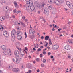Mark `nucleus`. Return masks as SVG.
I'll return each instance as SVG.
<instances>
[{"label":"nucleus","instance_id":"f257e3e1","mask_svg":"<svg viewBox=\"0 0 73 73\" xmlns=\"http://www.w3.org/2000/svg\"><path fill=\"white\" fill-rule=\"evenodd\" d=\"M31 2H29L28 1L27 4V5H26V9L27 10H29V9H31V11H34L35 10V7L34 6H33V3H32V1H31Z\"/></svg>","mask_w":73,"mask_h":73},{"label":"nucleus","instance_id":"f03ea898","mask_svg":"<svg viewBox=\"0 0 73 73\" xmlns=\"http://www.w3.org/2000/svg\"><path fill=\"white\" fill-rule=\"evenodd\" d=\"M2 54L4 56L6 55L7 54H9L10 55H11V50H10V49H8L7 51H6V50H4L2 52Z\"/></svg>","mask_w":73,"mask_h":73},{"label":"nucleus","instance_id":"7ed1b4c3","mask_svg":"<svg viewBox=\"0 0 73 73\" xmlns=\"http://www.w3.org/2000/svg\"><path fill=\"white\" fill-rule=\"evenodd\" d=\"M12 60L15 64H19L20 63V60L17 58H13Z\"/></svg>","mask_w":73,"mask_h":73},{"label":"nucleus","instance_id":"20e7f679","mask_svg":"<svg viewBox=\"0 0 73 73\" xmlns=\"http://www.w3.org/2000/svg\"><path fill=\"white\" fill-rule=\"evenodd\" d=\"M19 52L20 55L22 57L24 56V52L23 50L21 48H18Z\"/></svg>","mask_w":73,"mask_h":73},{"label":"nucleus","instance_id":"39448f33","mask_svg":"<svg viewBox=\"0 0 73 73\" xmlns=\"http://www.w3.org/2000/svg\"><path fill=\"white\" fill-rule=\"evenodd\" d=\"M17 33V32L16 31V30L15 29H13L12 30L11 32V36L12 37H15V36Z\"/></svg>","mask_w":73,"mask_h":73},{"label":"nucleus","instance_id":"423d86ee","mask_svg":"<svg viewBox=\"0 0 73 73\" xmlns=\"http://www.w3.org/2000/svg\"><path fill=\"white\" fill-rule=\"evenodd\" d=\"M66 4L70 8V9H73V6L72 5L70 4V3L69 1L67 2L66 3Z\"/></svg>","mask_w":73,"mask_h":73},{"label":"nucleus","instance_id":"0eeeda50","mask_svg":"<svg viewBox=\"0 0 73 73\" xmlns=\"http://www.w3.org/2000/svg\"><path fill=\"white\" fill-rule=\"evenodd\" d=\"M3 35L5 37H8L9 36V34L7 33V32L6 31H5L3 32Z\"/></svg>","mask_w":73,"mask_h":73},{"label":"nucleus","instance_id":"6e6552de","mask_svg":"<svg viewBox=\"0 0 73 73\" xmlns=\"http://www.w3.org/2000/svg\"><path fill=\"white\" fill-rule=\"evenodd\" d=\"M43 10L45 14H46V15H48V9L47 8H45L43 9Z\"/></svg>","mask_w":73,"mask_h":73},{"label":"nucleus","instance_id":"1a4fd4ad","mask_svg":"<svg viewBox=\"0 0 73 73\" xmlns=\"http://www.w3.org/2000/svg\"><path fill=\"white\" fill-rule=\"evenodd\" d=\"M64 48L67 50H70V47L69 45H68L65 46Z\"/></svg>","mask_w":73,"mask_h":73},{"label":"nucleus","instance_id":"9d476101","mask_svg":"<svg viewBox=\"0 0 73 73\" xmlns=\"http://www.w3.org/2000/svg\"><path fill=\"white\" fill-rule=\"evenodd\" d=\"M14 54L15 55H16L17 56H20V53H19V52L17 50L15 51L14 52Z\"/></svg>","mask_w":73,"mask_h":73},{"label":"nucleus","instance_id":"9b49d317","mask_svg":"<svg viewBox=\"0 0 73 73\" xmlns=\"http://www.w3.org/2000/svg\"><path fill=\"white\" fill-rule=\"evenodd\" d=\"M53 47L54 48V49L57 50V49H58L59 48V46L57 45H54Z\"/></svg>","mask_w":73,"mask_h":73},{"label":"nucleus","instance_id":"f8f14e48","mask_svg":"<svg viewBox=\"0 0 73 73\" xmlns=\"http://www.w3.org/2000/svg\"><path fill=\"white\" fill-rule=\"evenodd\" d=\"M3 10L5 12H8V11H9V9H8V8L7 7H5L4 8H3Z\"/></svg>","mask_w":73,"mask_h":73},{"label":"nucleus","instance_id":"ddd939ff","mask_svg":"<svg viewBox=\"0 0 73 73\" xmlns=\"http://www.w3.org/2000/svg\"><path fill=\"white\" fill-rule=\"evenodd\" d=\"M19 70L18 68H13L12 69L13 72H18Z\"/></svg>","mask_w":73,"mask_h":73},{"label":"nucleus","instance_id":"4468645a","mask_svg":"<svg viewBox=\"0 0 73 73\" xmlns=\"http://www.w3.org/2000/svg\"><path fill=\"white\" fill-rule=\"evenodd\" d=\"M17 39L19 40V41H21L23 38H22V36H18L17 37Z\"/></svg>","mask_w":73,"mask_h":73},{"label":"nucleus","instance_id":"2eb2a0df","mask_svg":"<svg viewBox=\"0 0 73 73\" xmlns=\"http://www.w3.org/2000/svg\"><path fill=\"white\" fill-rule=\"evenodd\" d=\"M1 48L3 50H6V46L4 45H3L1 46Z\"/></svg>","mask_w":73,"mask_h":73},{"label":"nucleus","instance_id":"dca6fc26","mask_svg":"<svg viewBox=\"0 0 73 73\" xmlns=\"http://www.w3.org/2000/svg\"><path fill=\"white\" fill-rule=\"evenodd\" d=\"M37 7L38 8H39V9H41V8H42V5H41L40 4H38L36 5Z\"/></svg>","mask_w":73,"mask_h":73},{"label":"nucleus","instance_id":"f3484780","mask_svg":"<svg viewBox=\"0 0 73 73\" xmlns=\"http://www.w3.org/2000/svg\"><path fill=\"white\" fill-rule=\"evenodd\" d=\"M68 42L69 43H70V44H72V43H73V39H69L68 40Z\"/></svg>","mask_w":73,"mask_h":73},{"label":"nucleus","instance_id":"a211bd4d","mask_svg":"<svg viewBox=\"0 0 73 73\" xmlns=\"http://www.w3.org/2000/svg\"><path fill=\"white\" fill-rule=\"evenodd\" d=\"M49 36H47L45 37V40H48V39H49Z\"/></svg>","mask_w":73,"mask_h":73},{"label":"nucleus","instance_id":"6ab92c4d","mask_svg":"<svg viewBox=\"0 0 73 73\" xmlns=\"http://www.w3.org/2000/svg\"><path fill=\"white\" fill-rule=\"evenodd\" d=\"M3 19H2V17H0V23H3Z\"/></svg>","mask_w":73,"mask_h":73},{"label":"nucleus","instance_id":"aec40b11","mask_svg":"<svg viewBox=\"0 0 73 73\" xmlns=\"http://www.w3.org/2000/svg\"><path fill=\"white\" fill-rule=\"evenodd\" d=\"M14 4V5L15 7H17V6L18 5L17 4V2H16V1H15L13 2Z\"/></svg>","mask_w":73,"mask_h":73},{"label":"nucleus","instance_id":"412c9836","mask_svg":"<svg viewBox=\"0 0 73 73\" xmlns=\"http://www.w3.org/2000/svg\"><path fill=\"white\" fill-rule=\"evenodd\" d=\"M4 29V28L0 24V30L1 31V30H3Z\"/></svg>","mask_w":73,"mask_h":73},{"label":"nucleus","instance_id":"4be33fe9","mask_svg":"<svg viewBox=\"0 0 73 73\" xmlns=\"http://www.w3.org/2000/svg\"><path fill=\"white\" fill-rule=\"evenodd\" d=\"M30 37L32 39L33 38H35V35H31L30 36Z\"/></svg>","mask_w":73,"mask_h":73},{"label":"nucleus","instance_id":"5701e85b","mask_svg":"<svg viewBox=\"0 0 73 73\" xmlns=\"http://www.w3.org/2000/svg\"><path fill=\"white\" fill-rule=\"evenodd\" d=\"M49 44L50 45H51L52 44V42H51V39L50 38L49 39Z\"/></svg>","mask_w":73,"mask_h":73},{"label":"nucleus","instance_id":"b1692460","mask_svg":"<svg viewBox=\"0 0 73 73\" xmlns=\"http://www.w3.org/2000/svg\"><path fill=\"white\" fill-rule=\"evenodd\" d=\"M21 33V31H18V32H17V36H19V34L20 33Z\"/></svg>","mask_w":73,"mask_h":73},{"label":"nucleus","instance_id":"393cba45","mask_svg":"<svg viewBox=\"0 0 73 73\" xmlns=\"http://www.w3.org/2000/svg\"><path fill=\"white\" fill-rule=\"evenodd\" d=\"M8 68L9 69H12L13 68V66H12L10 65L9 66Z\"/></svg>","mask_w":73,"mask_h":73},{"label":"nucleus","instance_id":"a878e982","mask_svg":"<svg viewBox=\"0 0 73 73\" xmlns=\"http://www.w3.org/2000/svg\"><path fill=\"white\" fill-rule=\"evenodd\" d=\"M24 66L23 64H22L21 65L20 68L21 69H23V68H24Z\"/></svg>","mask_w":73,"mask_h":73},{"label":"nucleus","instance_id":"bb28decb","mask_svg":"<svg viewBox=\"0 0 73 73\" xmlns=\"http://www.w3.org/2000/svg\"><path fill=\"white\" fill-rule=\"evenodd\" d=\"M46 59H45L43 58V61H42L43 63H46Z\"/></svg>","mask_w":73,"mask_h":73},{"label":"nucleus","instance_id":"cd10ccee","mask_svg":"<svg viewBox=\"0 0 73 73\" xmlns=\"http://www.w3.org/2000/svg\"><path fill=\"white\" fill-rule=\"evenodd\" d=\"M41 4L42 5V7H44V6H45V3L44 2H42L41 3Z\"/></svg>","mask_w":73,"mask_h":73},{"label":"nucleus","instance_id":"c85d7f7f","mask_svg":"<svg viewBox=\"0 0 73 73\" xmlns=\"http://www.w3.org/2000/svg\"><path fill=\"white\" fill-rule=\"evenodd\" d=\"M25 0L26 1V6L27 5H28V3H28V2H29V3H31V2H30V0Z\"/></svg>","mask_w":73,"mask_h":73},{"label":"nucleus","instance_id":"c756f323","mask_svg":"<svg viewBox=\"0 0 73 73\" xmlns=\"http://www.w3.org/2000/svg\"><path fill=\"white\" fill-rule=\"evenodd\" d=\"M13 37L15 36H12L11 37V40L12 41H15V39L14 38H13Z\"/></svg>","mask_w":73,"mask_h":73},{"label":"nucleus","instance_id":"7c9ffc66","mask_svg":"<svg viewBox=\"0 0 73 73\" xmlns=\"http://www.w3.org/2000/svg\"><path fill=\"white\" fill-rule=\"evenodd\" d=\"M48 7L50 10H51V9H52V7H51V6H50V5L48 6Z\"/></svg>","mask_w":73,"mask_h":73},{"label":"nucleus","instance_id":"2f4dec72","mask_svg":"<svg viewBox=\"0 0 73 73\" xmlns=\"http://www.w3.org/2000/svg\"><path fill=\"white\" fill-rule=\"evenodd\" d=\"M36 45H37V47H36V46H34V47H35V48H38V44H36Z\"/></svg>","mask_w":73,"mask_h":73},{"label":"nucleus","instance_id":"473e14b6","mask_svg":"<svg viewBox=\"0 0 73 73\" xmlns=\"http://www.w3.org/2000/svg\"><path fill=\"white\" fill-rule=\"evenodd\" d=\"M54 0H48V1L49 3H52V1H53Z\"/></svg>","mask_w":73,"mask_h":73},{"label":"nucleus","instance_id":"72a5a7b5","mask_svg":"<svg viewBox=\"0 0 73 73\" xmlns=\"http://www.w3.org/2000/svg\"><path fill=\"white\" fill-rule=\"evenodd\" d=\"M2 18L3 21H4V20L5 19V17H2Z\"/></svg>","mask_w":73,"mask_h":73},{"label":"nucleus","instance_id":"f704fd0d","mask_svg":"<svg viewBox=\"0 0 73 73\" xmlns=\"http://www.w3.org/2000/svg\"><path fill=\"white\" fill-rule=\"evenodd\" d=\"M59 2L60 3H63V0H59Z\"/></svg>","mask_w":73,"mask_h":73},{"label":"nucleus","instance_id":"c9c22d12","mask_svg":"<svg viewBox=\"0 0 73 73\" xmlns=\"http://www.w3.org/2000/svg\"><path fill=\"white\" fill-rule=\"evenodd\" d=\"M20 12H21V11H17V14H18V13H20Z\"/></svg>","mask_w":73,"mask_h":73},{"label":"nucleus","instance_id":"e433bc0d","mask_svg":"<svg viewBox=\"0 0 73 73\" xmlns=\"http://www.w3.org/2000/svg\"><path fill=\"white\" fill-rule=\"evenodd\" d=\"M1 66H2V64H1V62L0 60V68L1 67Z\"/></svg>","mask_w":73,"mask_h":73},{"label":"nucleus","instance_id":"4c0bfd02","mask_svg":"<svg viewBox=\"0 0 73 73\" xmlns=\"http://www.w3.org/2000/svg\"><path fill=\"white\" fill-rule=\"evenodd\" d=\"M41 48H38V49L37 51L40 52V51H41Z\"/></svg>","mask_w":73,"mask_h":73},{"label":"nucleus","instance_id":"58836bf2","mask_svg":"<svg viewBox=\"0 0 73 73\" xmlns=\"http://www.w3.org/2000/svg\"><path fill=\"white\" fill-rule=\"evenodd\" d=\"M25 38H27V34L26 33V32H25Z\"/></svg>","mask_w":73,"mask_h":73},{"label":"nucleus","instance_id":"ea45409f","mask_svg":"<svg viewBox=\"0 0 73 73\" xmlns=\"http://www.w3.org/2000/svg\"><path fill=\"white\" fill-rule=\"evenodd\" d=\"M21 23L22 25H23V26H24V25H25V24H24L23 23L21 22Z\"/></svg>","mask_w":73,"mask_h":73},{"label":"nucleus","instance_id":"a19ab883","mask_svg":"<svg viewBox=\"0 0 73 73\" xmlns=\"http://www.w3.org/2000/svg\"><path fill=\"white\" fill-rule=\"evenodd\" d=\"M13 12L14 13H15L16 12V9H15L13 10Z\"/></svg>","mask_w":73,"mask_h":73},{"label":"nucleus","instance_id":"79ce46f5","mask_svg":"<svg viewBox=\"0 0 73 73\" xmlns=\"http://www.w3.org/2000/svg\"><path fill=\"white\" fill-rule=\"evenodd\" d=\"M25 16L22 17V19L23 20H25Z\"/></svg>","mask_w":73,"mask_h":73},{"label":"nucleus","instance_id":"37998d69","mask_svg":"<svg viewBox=\"0 0 73 73\" xmlns=\"http://www.w3.org/2000/svg\"><path fill=\"white\" fill-rule=\"evenodd\" d=\"M36 61L37 62H38L40 61V60H39V58H37L36 59Z\"/></svg>","mask_w":73,"mask_h":73},{"label":"nucleus","instance_id":"c03bdc74","mask_svg":"<svg viewBox=\"0 0 73 73\" xmlns=\"http://www.w3.org/2000/svg\"><path fill=\"white\" fill-rule=\"evenodd\" d=\"M41 49H43L44 48V46H42L40 47Z\"/></svg>","mask_w":73,"mask_h":73},{"label":"nucleus","instance_id":"a18cd8bd","mask_svg":"<svg viewBox=\"0 0 73 73\" xmlns=\"http://www.w3.org/2000/svg\"><path fill=\"white\" fill-rule=\"evenodd\" d=\"M68 58H71V56L70 55H69L68 56Z\"/></svg>","mask_w":73,"mask_h":73},{"label":"nucleus","instance_id":"49530a36","mask_svg":"<svg viewBox=\"0 0 73 73\" xmlns=\"http://www.w3.org/2000/svg\"><path fill=\"white\" fill-rule=\"evenodd\" d=\"M44 64H41V66L42 67H44Z\"/></svg>","mask_w":73,"mask_h":73},{"label":"nucleus","instance_id":"de8ad7c7","mask_svg":"<svg viewBox=\"0 0 73 73\" xmlns=\"http://www.w3.org/2000/svg\"><path fill=\"white\" fill-rule=\"evenodd\" d=\"M43 54H46V52L45 51L43 52Z\"/></svg>","mask_w":73,"mask_h":73},{"label":"nucleus","instance_id":"09e8293b","mask_svg":"<svg viewBox=\"0 0 73 73\" xmlns=\"http://www.w3.org/2000/svg\"><path fill=\"white\" fill-rule=\"evenodd\" d=\"M12 17L13 18H15V16L14 15H13Z\"/></svg>","mask_w":73,"mask_h":73},{"label":"nucleus","instance_id":"8fccbe9b","mask_svg":"<svg viewBox=\"0 0 73 73\" xmlns=\"http://www.w3.org/2000/svg\"><path fill=\"white\" fill-rule=\"evenodd\" d=\"M38 14H40V11H38Z\"/></svg>","mask_w":73,"mask_h":73},{"label":"nucleus","instance_id":"3c124183","mask_svg":"<svg viewBox=\"0 0 73 73\" xmlns=\"http://www.w3.org/2000/svg\"><path fill=\"white\" fill-rule=\"evenodd\" d=\"M25 50H26L28 51V48H27V47H25Z\"/></svg>","mask_w":73,"mask_h":73},{"label":"nucleus","instance_id":"603ef678","mask_svg":"<svg viewBox=\"0 0 73 73\" xmlns=\"http://www.w3.org/2000/svg\"><path fill=\"white\" fill-rule=\"evenodd\" d=\"M62 29L60 28L59 29H58V31H61V30Z\"/></svg>","mask_w":73,"mask_h":73},{"label":"nucleus","instance_id":"864d4df0","mask_svg":"<svg viewBox=\"0 0 73 73\" xmlns=\"http://www.w3.org/2000/svg\"><path fill=\"white\" fill-rule=\"evenodd\" d=\"M43 21H44V23H46V21H45V19H43Z\"/></svg>","mask_w":73,"mask_h":73},{"label":"nucleus","instance_id":"5fc2aeb1","mask_svg":"<svg viewBox=\"0 0 73 73\" xmlns=\"http://www.w3.org/2000/svg\"><path fill=\"white\" fill-rule=\"evenodd\" d=\"M40 57H42V54H40Z\"/></svg>","mask_w":73,"mask_h":73},{"label":"nucleus","instance_id":"6e6d98bb","mask_svg":"<svg viewBox=\"0 0 73 73\" xmlns=\"http://www.w3.org/2000/svg\"><path fill=\"white\" fill-rule=\"evenodd\" d=\"M2 3H5V0H2Z\"/></svg>","mask_w":73,"mask_h":73},{"label":"nucleus","instance_id":"4d7b16f0","mask_svg":"<svg viewBox=\"0 0 73 73\" xmlns=\"http://www.w3.org/2000/svg\"><path fill=\"white\" fill-rule=\"evenodd\" d=\"M44 36H42L41 37V39H42V40H43V39H44Z\"/></svg>","mask_w":73,"mask_h":73},{"label":"nucleus","instance_id":"13d9d810","mask_svg":"<svg viewBox=\"0 0 73 73\" xmlns=\"http://www.w3.org/2000/svg\"><path fill=\"white\" fill-rule=\"evenodd\" d=\"M25 22H27V21H28V19H26L25 20Z\"/></svg>","mask_w":73,"mask_h":73},{"label":"nucleus","instance_id":"bf43d9fd","mask_svg":"<svg viewBox=\"0 0 73 73\" xmlns=\"http://www.w3.org/2000/svg\"><path fill=\"white\" fill-rule=\"evenodd\" d=\"M49 26L50 27V28H51L52 27V25H49Z\"/></svg>","mask_w":73,"mask_h":73},{"label":"nucleus","instance_id":"052dcab7","mask_svg":"<svg viewBox=\"0 0 73 73\" xmlns=\"http://www.w3.org/2000/svg\"><path fill=\"white\" fill-rule=\"evenodd\" d=\"M51 58H53V56H51Z\"/></svg>","mask_w":73,"mask_h":73},{"label":"nucleus","instance_id":"680f3d73","mask_svg":"<svg viewBox=\"0 0 73 73\" xmlns=\"http://www.w3.org/2000/svg\"><path fill=\"white\" fill-rule=\"evenodd\" d=\"M33 50H34V51H36V49H35V48H33Z\"/></svg>","mask_w":73,"mask_h":73},{"label":"nucleus","instance_id":"e2e57ef3","mask_svg":"<svg viewBox=\"0 0 73 73\" xmlns=\"http://www.w3.org/2000/svg\"><path fill=\"white\" fill-rule=\"evenodd\" d=\"M40 45H42V42H40Z\"/></svg>","mask_w":73,"mask_h":73},{"label":"nucleus","instance_id":"0e129e2a","mask_svg":"<svg viewBox=\"0 0 73 73\" xmlns=\"http://www.w3.org/2000/svg\"><path fill=\"white\" fill-rule=\"evenodd\" d=\"M29 73H31V70H29Z\"/></svg>","mask_w":73,"mask_h":73},{"label":"nucleus","instance_id":"69168bd1","mask_svg":"<svg viewBox=\"0 0 73 73\" xmlns=\"http://www.w3.org/2000/svg\"><path fill=\"white\" fill-rule=\"evenodd\" d=\"M37 72H40V70L39 69H38L37 70Z\"/></svg>","mask_w":73,"mask_h":73},{"label":"nucleus","instance_id":"338daca9","mask_svg":"<svg viewBox=\"0 0 73 73\" xmlns=\"http://www.w3.org/2000/svg\"><path fill=\"white\" fill-rule=\"evenodd\" d=\"M48 43L47 42L46 43V45H45V46H47V45H48Z\"/></svg>","mask_w":73,"mask_h":73},{"label":"nucleus","instance_id":"774afa93","mask_svg":"<svg viewBox=\"0 0 73 73\" xmlns=\"http://www.w3.org/2000/svg\"><path fill=\"white\" fill-rule=\"evenodd\" d=\"M64 9L65 10H66V11H67V10H68L67 8H64Z\"/></svg>","mask_w":73,"mask_h":73}]
</instances>
